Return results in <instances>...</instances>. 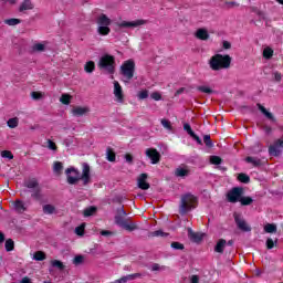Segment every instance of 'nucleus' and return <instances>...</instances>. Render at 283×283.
Returning <instances> with one entry per match:
<instances>
[{"mask_svg":"<svg viewBox=\"0 0 283 283\" xmlns=\"http://www.w3.org/2000/svg\"><path fill=\"white\" fill-rule=\"evenodd\" d=\"M223 49H224V50H231V42H229V41H223Z\"/></svg>","mask_w":283,"mask_h":283,"instance_id":"nucleus-61","label":"nucleus"},{"mask_svg":"<svg viewBox=\"0 0 283 283\" xmlns=\"http://www.w3.org/2000/svg\"><path fill=\"white\" fill-rule=\"evenodd\" d=\"M151 271H160V265L158 263H154L151 266Z\"/></svg>","mask_w":283,"mask_h":283,"instance_id":"nucleus-63","label":"nucleus"},{"mask_svg":"<svg viewBox=\"0 0 283 283\" xmlns=\"http://www.w3.org/2000/svg\"><path fill=\"white\" fill-rule=\"evenodd\" d=\"M53 170H54L55 174L61 176V172L63 171V163L55 161L54 165H53Z\"/></svg>","mask_w":283,"mask_h":283,"instance_id":"nucleus-37","label":"nucleus"},{"mask_svg":"<svg viewBox=\"0 0 283 283\" xmlns=\"http://www.w3.org/2000/svg\"><path fill=\"white\" fill-rule=\"evenodd\" d=\"M134 72H136V62L134 60H127L122 64L120 74L124 76L125 83H129L134 78Z\"/></svg>","mask_w":283,"mask_h":283,"instance_id":"nucleus-6","label":"nucleus"},{"mask_svg":"<svg viewBox=\"0 0 283 283\" xmlns=\"http://www.w3.org/2000/svg\"><path fill=\"white\" fill-rule=\"evenodd\" d=\"M210 67L214 72L229 70L231 67V57L229 55L216 54L210 59Z\"/></svg>","mask_w":283,"mask_h":283,"instance_id":"nucleus-2","label":"nucleus"},{"mask_svg":"<svg viewBox=\"0 0 283 283\" xmlns=\"http://www.w3.org/2000/svg\"><path fill=\"white\" fill-rule=\"evenodd\" d=\"M265 233H277V226L275 223H268L264 226Z\"/></svg>","mask_w":283,"mask_h":283,"instance_id":"nucleus-28","label":"nucleus"},{"mask_svg":"<svg viewBox=\"0 0 283 283\" xmlns=\"http://www.w3.org/2000/svg\"><path fill=\"white\" fill-rule=\"evenodd\" d=\"M147 178H149V176L147 174H142L139 175L137 182H138V187L139 189H143V191H147V189H149L150 185L149 182H147Z\"/></svg>","mask_w":283,"mask_h":283,"instance_id":"nucleus-10","label":"nucleus"},{"mask_svg":"<svg viewBox=\"0 0 283 283\" xmlns=\"http://www.w3.org/2000/svg\"><path fill=\"white\" fill-rule=\"evenodd\" d=\"M256 107L262 112V114H264V116H266V118H269V120H274L273 114L269 113L262 104H256Z\"/></svg>","mask_w":283,"mask_h":283,"instance_id":"nucleus-26","label":"nucleus"},{"mask_svg":"<svg viewBox=\"0 0 283 283\" xmlns=\"http://www.w3.org/2000/svg\"><path fill=\"white\" fill-rule=\"evenodd\" d=\"M195 36L200 41H207L209 40V31L207 29H198Z\"/></svg>","mask_w":283,"mask_h":283,"instance_id":"nucleus-17","label":"nucleus"},{"mask_svg":"<svg viewBox=\"0 0 283 283\" xmlns=\"http://www.w3.org/2000/svg\"><path fill=\"white\" fill-rule=\"evenodd\" d=\"M274 80L280 83V81H282V74L280 72H275L274 73Z\"/></svg>","mask_w":283,"mask_h":283,"instance_id":"nucleus-60","label":"nucleus"},{"mask_svg":"<svg viewBox=\"0 0 283 283\" xmlns=\"http://www.w3.org/2000/svg\"><path fill=\"white\" fill-rule=\"evenodd\" d=\"M171 249H175L176 251H184L185 249V244L178 242V241H174L170 244Z\"/></svg>","mask_w":283,"mask_h":283,"instance_id":"nucleus-41","label":"nucleus"},{"mask_svg":"<svg viewBox=\"0 0 283 283\" xmlns=\"http://www.w3.org/2000/svg\"><path fill=\"white\" fill-rule=\"evenodd\" d=\"M239 202H241L242 207H249V205H253V198L241 196V199L239 200Z\"/></svg>","mask_w":283,"mask_h":283,"instance_id":"nucleus-34","label":"nucleus"},{"mask_svg":"<svg viewBox=\"0 0 283 283\" xmlns=\"http://www.w3.org/2000/svg\"><path fill=\"white\" fill-rule=\"evenodd\" d=\"M211 165H222V158L220 156L210 157Z\"/></svg>","mask_w":283,"mask_h":283,"instance_id":"nucleus-43","label":"nucleus"},{"mask_svg":"<svg viewBox=\"0 0 283 283\" xmlns=\"http://www.w3.org/2000/svg\"><path fill=\"white\" fill-rule=\"evenodd\" d=\"M224 247H227V240L220 239L214 247L216 253H224Z\"/></svg>","mask_w":283,"mask_h":283,"instance_id":"nucleus-19","label":"nucleus"},{"mask_svg":"<svg viewBox=\"0 0 283 283\" xmlns=\"http://www.w3.org/2000/svg\"><path fill=\"white\" fill-rule=\"evenodd\" d=\"M96 23L99 27H109L112 25V20L106 14L102 13L98 15Z\"/></svg>","mask_w":283,"mask_h":283,"instance_id":"nucleus-14","label":"nucleus"},{"mask_svg":"<svg viewBox=\"0 0 283 283\" xmlns=\"http://www.w3.org/2000/svg\"><path fill=\"white\" fill-rule=\"evenodd\" d=\"M233 218L240 231H243L244 233H249V231H251V227L249 226V223H247V220H244V217H242L241 213L234 212Z\"/></svg>","mask_w":283,"mask_h":283,"instance_id":"nucleus-8","label":"nucleus"},{"mask_svg":"<svg viewBox=\"0 0 283 283\" xmlns=\"http://www.w3.org/2000/svg\"><path fill=\"white\" fill-rule=\"evenodd\" d=\"M146 21L145 20H137L134 22H127L123 21L122 23L118 24L119 28H138V25H145Z\"/></svg>","mask_w":283,"mask_h":283,"instance_id":"nucleus-13","label":"nucleus"},{"mask_svg":"<svg viewBox=\"0 0 283 283\" xmlns=\"http://www.w3.org/2000/svg\"><path fill=\"white\" fill-rule=\"evenodd\" d=\"M97 32L101 36H107V34L112 32V29H109V27H98Z\"/></svg>","mask_w":283,"mask_h":283,"instance_id":"nucleus-35","label":"nucleus"},{"mask_svg":"<svg viewBox=\"0 0 283 283\" xmlns=\"http://www.w3.org/2000/svg\"><path fill=\"white\" fill-rule=\"evenodd\" d=\"M96 211H98L96 206H91V207L84 209L83 216H84V218H90V216H95Z\"/></svg>","mask_w":283,"mask_h":283,"instance_id":"nucleus-21","label":"nucleus"},{"mask_svg":"<svg viewBox=\"0 0 283 283\" xmlns=\"http://www.w3.org/2000/svg\"><path fill=\"white\" fill-rule=\"evenodd\" d=\"M203 143L206 145V147H213V142L211 140V135H205L203 136Z\"/></svg>","mask_w":283,"mask_h":283,"instance_id":"nucleus-42","label":"nucleus"},{"mask_svg":"<svg viewBox=\"0 0 283 283\" xmlns=\"http://www.w3.org/2000/svg\"><path fill=\"white\" fill-rule=\"evenodd\" d=\"M136 277H143V274L135 273V274H129V275H126V276H122L120 279L116 280L115 283H127L132 280H136Z\"/></svg>","mask_w":283,"mask_h":283,"instance_id":"nucleus-16","label":"nucleus"},{"mask_svg":"<svg viewBox=\"0 0 283 283\" xmlns=\"http://www.w3.org/2000/svg\"><path fill=\"white\" fill-rule=\"evenodd\" d=\"M107 160L109 163H116V153L112 148H107Z\"/></svg>","mask_w":283,"mask_h":283,"instance_id":"nucleus-38","label":"nucleus"},{"mask_svg":"<svg viewBox=\"0 0 283 283\" xmlns=\"http://www.w3.org/2000/svg\"><path fill=\"white\" fill-rule=\"evenodd\" d=\"M243 193H244V188L234 187L227 193V200L228 202H232V205H235V202H240Z\"/></svg>","mask_w":283,"mask_h":283,"instance_id":"nucleus-7","label":"nucleus"},{"mask_svg":"<svg viewBox=\"0 0 283 283\" xmlns=\"http://www.w3.org/2000/svg\"><path fill=\"white\" fill-rule=\"evenodd\" d=\"M146 156L149 158L151 165H158L160 163V153L156 148H147L146 149Z\"/></svg>","mask_w":283,"mask_h":283,"instance_id":"nucleus-9","label":"nucleus"},{"mask_svg":"<svg viewBox=\"0 0 283 283\" xmlns=\"http://www.w3.org/2000/svg\"><path fill=\"white\" fill-rule=\"evenodd\" d=\"M266 249L271 250L273 249V247H275V242L273 241V239H268L266 240Z\"/></svg>","mask_w":283,"mask_h":283,"instance_id":"nucleus-57","label":"nucleus"},{"mask_svg":"<svg viewBox=\"0 0 283 283\" xmlns=\"http://www.w3.org/2000/svg\"><path fill=\"white\" fill-rule=\"evenodd\" d=\"M191 283H200V277L198 275H192Z\"/></svg>","mask_w":283,"mask_h":283,"instance_id":"nucleus-62","label":"nucleus"},{"mask_svg":"<svg viewBox=\"0 0 283 283\" xmlns=\"http://www.w3.org/2000/svg\"><path fill=\"white\" fill-rule=\"evenodd\" d=\"M189 174H191V170H189V167L187 166L178 167L175 170V176H177V178H185L189 176Z\"/></svg>","mask_w":283,"mask_h":283,"instance_id":"nucleus-15","label":"nucleus"},{"mask_svg":"<svg viewBox=\"0 0 283 283\" xmlns=\"http://www.w3.org/2000/svg\"><path fill=\"white\" fill-rule=\"evenodd\" d=\"M51 266H53V269H59V271H64L65 270V265L63 264V262H61L59 260H52L51 261Z\"/></svg>","mask_w":283,"mask_h":283,"instance_id":"nucleus-31","label":"nucleus"},{"mask_svg":"<svg viewBox=\"0 0 283 283\" xmlns=\"http://www.w3.org/2000/svg\"><path fill=\"white\" fill-rule=\"evenodd\" d=\"M196 205H198V199L193 195L187 193L181 196V203L179 206L180 216H185L189 213L191 209H196Z\"/></svg>","mask_w":283,"mask_h":283,"instance_id":"nucleus-3","label":"nucleus"},{"mask_svg":"<svg viewBox=\"0 0 283 283\" xmlns=\"http://www.w3.org/2000/svg\"><path fill=\"white\" fill-rule=\"evenodd\" d=\"M114 95L119 103H123V101H125V95H123V87L120 86V83H118V81L114 82Z\"/></svg>","mask_w":283,"mask_h":283,"instance_id":"nucleus-11","label":"nucleus"},{"mask_svg":"<svg viewBox=\"0 0 283 283\" xmlns=\"http://www.w3.org/2000/svg\"><path fill=\"white\" fill-rule=\"evenodd\" d=\"M198 91H199V92H202L203 94H213V90H211V88L208 87V86H199V87H198Z\"/></svg>","mask_w":283,"mask_h":283,"instance_id":"nucleus-49","label":"nucleus"},{"mask_svg":"<svg viewBox=\"0 0 283 283\" xmlns=\"http://www.w3.org/2000/svg\"><path fill=\"white\" fill-rule=\"evenodd\" d=\"M46 258L48 255L43 251H36L33 255V259L36 260V262H43Z\"/></svg>","mask_w":283,"mask_h":283,"instance_id":"nucleus-29","label":"nucleus"},{"mask_svg":"<svg viewBox=\"0 0 283 283\" xmlns=\"http://www.w3.org/2000/svg\"><path fill=\"white\" fill-rule=\"evenodd\" d=\"M65 174L69 185H76V182H78L80 180H82L84 186H87L90 185V182H92V175L90 174L88 164H83L82 175L75 168H67L65 170Z\"/></svg>","mask_w":283,"mask_h":283,"instance_id":"nucleus-1","label":"nucleus"},{"mask_svg":"<svg viewBox=\"0 0 283 283\" xmlns=\"http://www.w3.org/2000/svg\"><path fill=\"white\" fill-rule=\"evenodd\" d=\"M148 97H149V91H147V90L140 91V92L138 93V98H139L140 101H143V99H145V98H148Z\"/></svg>","mask_w":283,"mask_h":283,"instance_id":"nucleus-51","label":"nucleus"},{"mask_svg":"<svg viewBox=\"0 0 283 283\" xmlns=\"http://www.w3.org/2000/svg\"><path fill=\"white\" fill-rule=\"evenodd\" d=\"M4 247H6V251L8 252L14 251V240L8 239L4 243Z\"/></svg>","mask_w":283,"mask_h":283,"instance_id":"nucleus-39","label":"nucleus"},{"mask_svg":"<svg viewBox=\"0 0 283 283\" xmlns=\"http://www.w3.org/2000/svg\"><path fill=\"white\" fill-rule=\"evenodd\" d=\"M48 147H49V149H51L52 151H56V149H59V147L56 146V143H54V142L51 140V139L48 140Z\"/></svg>","mask_w":283,"mask_h":283,"instance_id":"nucleus-52","label":"nucleus"},{"mask_svg":"<svg viewBox=\"0 0 283 283\" xmlns=\"http://www.w3.org/2000/svg\"><path fill=\"white\" fill-rule=\"evenodd\" d=\"M238 180L239 182H243L244 185H249V182H251V178L244 172L238 175Z\"/></svg>","mask_w":283,"mask_h":283,"instance_id":"nucleus-32","label":"nucleus"},{"mask_svg":"<svg viewBox=\"0 0 283 283\" xmlns=\"http://www.w3.org/2000/svg\"><path fill=\"white\" fill-rule=\"evenodd\" d=\"M73 116H85V114H90V107L87 106H74L72 108Z\"/></svg>","mask_w":283,"mask_h":283,"instance_id":"nucleus-12","label":"nucleus"},{"mask_svg":"<svg viewBox=\"0 0 283 283\" xmlns=\"http://www.w3.org/2000/svg\"><path fill=\"white\" fill-rule=\"evenodd\" d=\"M125 159H126V163H128L129 165L134 163V156H132V154H126Z\"/></svg>","mask_w":283,"mask_h":283,"instance_id":"nucleus-58","label":"nucleus"},{"mask_svg":"<svg viewBox=\"0 0 283 283\" xmlns=\"http://www.w3.org/2000/svg\"><path fill=\"white\" fill-rule=\"evenodd\" d=\"M191 138H193V140H196V143H198V145H202V139H200L198 137V135H196V133L191 135Z\"/></svg>","mask_w":283,"mask_h":283,"instance_id":"nucleus-59","label":"nucleus"},{"mask_svg":"<svg viewBox=\"0 0 283 283\" xmlns=\"http://www.w3.org/2000/svg\"><path fill=\"white\" fill-rule=\"evenodd\" d=\"M99 70H106L108 74L116 72V57L114 55L105 54L99 59Z\"/></svg>","mask_w":283,"mask_h":283,"instance_id":"nucleus-5","label":"nucleus"},{"mask_svg":"<svg viewBox=\"0 0 283 283\" xmlns=\"http://www.w3.org/2000/svg\"><path fill=\"white\" fill-rule=\"evenodd\" d=\"M85 258L83 255H76L73 260V264L78 265V264H83Z\"/></svg>","mask_w":283,"mask_h":283,"instance_id":"nucleus-50","label":"nucleus"},{"mask_svg":"<svg viewBox=\"0 0 283 283\" xmlns=\"http://www.w3.org/2000/svg\"><path fill=\"white\" fill-rule=\"evenodd\" d=\"M60 102L63 105H70V103H72V95H70V94H62V96L60 97Z\"/></svg>","mask_w":283,"mask_h":283,"instance_id":"nucleus-33","label":"nucleus"},{"mask_svg":"<svg viewBox=\"0 0 283 283\" xmlns=\"http://www.w3.org/2000/svg\"><path fill=\"white\" fill-rule=\"evenodd\" d=\"M34 52H45V44L36 43L33 45Z\"/></svg>","mask_w":283,"mask_h":283,"instance_id":"nucleus-47","label":"nucleus"},{"mask_svg":"<svg viewBox=\"0 0 283 283\" xmlns=\"http://www.w3.org/2000/svg\"><path fill=\"white\" fill-rule=\"evenodd\" d=\"M76 235H84L85 234V223L75 228Z\"/></svg>","mask_w":283,"mask_h":283,"instance_id":"nucleus-46","label":"nucleus"},{"mask_svg":"<svg viewBox=\"0 0 283 283\" xmlns=\"http://www.w3.org/2000/svg\"><path fill=\"white\" fill-rule=\"evenodd\" d=\"M43 213L46 216H52V213H56V207L52 205H44L42 208Z\"/></svg>","mask_w":283,"mask_h":283,"instance_id":"nucleus-24","label":"nucleus"},{"mask_svg":"<svg viewBox=\"0 0 283 283\" xmlns=\"http://www.w3.org/2000/svg\"><path fill=\"white\" fill-rule=\"evenodd\" d=\"M14 209L18 213H23L25 211V205L21 200H15Z\"/></svg>","mask_w":283,"mask_h":283,"instance_id":"nucleus-27","label":"nucleus"},{"mask_svg":"<svg viewBox=\"0 0 283 283\" xmlns=\"http://www.w3.org/2000/svg\"><path fill=\"white\" fill-rule=\"evenodd\" d=\"M263 59H266V60H269V59H273V49H271V48H265L264 50H263Z\"/></svg>","mask_w":283,"mask_h":283,"instance_id":"nucleus-40","label":"nucleus"},{"mask_svg":"<svg viewBox=\"0 0 283 283\" xmlns=\"http://www.w3.org/2000/svg\"><path fill=\"white\" fill-rule=\"evenodd\" d=\"M20 283H32V280H30V277L25 276L21 280Z\"/></svg>","mask_w":283,"mask_h":283,"instance_id":"nucleus-64","label":"nucleus"},{"mask_svg":"<svg viewBox=\"0 0 283 283\" xmlns=\"http://www.w3.org/2000/svg\"><path fill=\"white\" fill-rule=\"evenodd\" d=\"M8 127H10V129H15V127H19V117H13L10 118L7 122Z\"/></svg>","mask_w":283,"mask_h":283,"instance_id":"nucleus-30","label":"nucleus"},{"mask_svg":"<svg viewBox=\"0 0 283 283\" xmlns=\"http://www.w3.org/2000/svg\"><path fill=\"white\" fill-rule=\"evenodd\" d=\"M125 216H127L125 208H119L117 210V214L115 216V222L118 224V227H122L126 231H136L138 227L129 221V219H125Z\"/></svg>","mask_w":283,"mask_h":283,"instance_id":"nucleus-4","label":"nucleus"},{"mask_svg":"<svg viewBox=\"0 0 283 283\" xmlns=\"http://www.w3.org/2000/svg\"><path fill=\"white\" fill-rule=\"evenodd\" d=\"M151 235H153V238H158V237H165V235H169L168 233H165V232H163V230H157V231H154L153 233H151Z\"/></svg>","mask_w":283,"mask_h":283,"instance_id":"nucleus-54","label":"nucleus"},{"mask_svg":"<svg viewBox=\"0 0 283 283\" xmlns=\"http://www.w3.org/2000/svg\"><path fill=\"white\" fill-rule=\"evenodd\" d=\"M184 129L189 134V136L193 135V130L191 129V125L189 124H184Z\"/></svg>","mask_w":283,"mask_h":283,"instance_id":"nucleus-56","label":"nucleus"},{"mask_svg":"<svg viewBox=\"0 0 283 283\" xmlns=\"http://www.w3.org/2000/svg\"><path fill=\"white\" fill-rule=\"evenodd\" d=\"M4 23H7V25H19V23H21V20L17 18H11V19L4 20Z\"/></svg>","mask_w":283,"mask_h":283,"instance_id":"nucleus-44","label":"nucleus"},{"mask_svg":"<svg viewBox=\"0 0 283 283\" xmlns=\"http://www.w3.org/2000/svg\"><path fill=\"white\" fill-rule=\"evenodd\" d=\"M24 187H27L28 189H33V191L35 190V189H39V188H41L40 186H39V180H36V179H29V180H25L24 181Z\"/></svg>","mask_w":283,"mask_h":283,"instance_id":"nucleus-18","label":"nucleus"},{"mask_svg":"<svg viewBox=\"0 0 283 283\" xmlns=\"http://www.w3.org/2000/svg\"><path fill=\"white\" fill-rule=\"evenodd\" d=\"M238 2H234V1H228L224 3V7L227 8V10H230V8H238Z\"/></svg>","mask_w":283,"mask_h":283,"instance_id":"nucleus-53","label":"nucleus"},{"mask_svg":"<svg viewBox=\"0 0 283 283\" xmlns=\"http://www.w3.org/2000/svg\"><path fill=\"white\" fill-rule=\"evenodd\" d=\"M31 96L33 101H41V98H43V93L34 91L31 93Z\"/></svg>","mask_w":283,"mask_h":283,"instance_id":"nucleus-48","label":"nucleus"},{"mask_svg":"<svg viewBox=\"0 0 283 283\" xmlns=\"http://www.w3.org/2000/svg\"><path fill=\"white\" fill-rule=\"evenodd\" d=\"M84 70L87 74H92V72H94V70H96V64L94 63V61H88L84 65Z\"/></svg>","mask_w":283,"mask_h":283,"instance_id":"nucleus-25","label":"nucleus"},{"mask_svg":"<svg viewBox=\"0 0 283 283\" xmlns=\"http://www.w3.org/2000/svg\"><path fill=\"white\" fill-rule=\"evenodd\" d=\"M31 198H33V200H36L38 202H43V193H41V188L33 190L31 193Z\"/></svg>","mask_w":283,"mask_h":283,"instance_id":"nucleus-22","label":"nucleus"},{"mask_svg":"<svg viewBox=\"0 0 283 283\" xmlns=\"http://www.w3.org/2000/svg\"><path fill=\"white\" fill-rule=\"evenodd\" d=\"M161 125L165 127V129H168V132H174V126L171 125V122L167 118L161 119Z\"/></svg>","mask_w":283,"mask_h":283,"instance_id":"nucleus-36","label":"nucleus"},{"mask_svg":"<svg viewBox=\"0 0 283 283\" xmlns=\"http://www.w3.org/2000/svg\"><path fill=\"white\" fill-rule=\"evenodd\" d=\"M34 8V4H32V0H24L19 10L20 12H24V10H32Z\"/></svg>","mask_w":283,"mask_h":283,"instance_id":"nucleus-20","label":"nucleus"},{"mask_svg":"<svg viewBox=\"0 0 283 283\" xmlns=\"http://www.w3.org/2000/svg\"><path fill=\"white\" fill-rule=\"evenodd\" d=\"M245 163H250L253 167H262V159L255 157H247Z\"/></svg>","mask_w":283,"mask_h":283,"instance_id":"nucleus-23","label":"nucleus"},{"mask_svg":"<svg viewBox=\"0 0 283 283\" xmlns=\"http://www.w3.org/2000/svg\"><path fill=\"white\" fill-rule=\"evenodd\" d=\"M150 98H153L154 101H160L163 98V95H160V93L158 92H154L151 93Z\"/></svg>","mask_w":283,"mask_h":283,"instance_id":"nucleus-55","label":"nucleus"},{"mask_svg":"<svg viewBox=\"0 0 283 283\" xmlns=\"http://www.w3.org/2000/svg\"><path fill=\"white\" fill-rule=\"evenodd\" d=\"M1 156L2 158H8L9 160H12L14 158V155H12V151L10 150H2Z\"/></svg>","mask_w":283,"mask_h":283,"instance_id":"nucleus-45","label":"nucleus"}]
</instances>
